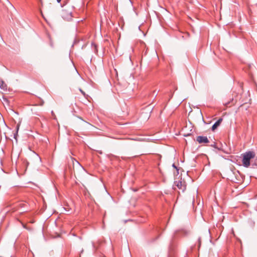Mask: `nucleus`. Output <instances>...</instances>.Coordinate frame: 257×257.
Instances as JSON below:
<instances>
[{
  "mask_svg": "<svg viewBox=\"0 0 257 257\" xmlns=\"http://www.w3.org/2000/svg\"><path fill=\"white\" fill-rule=\"evenodd\" d=\"M255 157V154L253 152L249 151L242 154V164L245 167H248L250 165V159Z\"/></svg>",
  "mask_w": 257,
  "mask_h": 257,
  "instance_id": "f257e3e1",
  "label": "nucleus"
},
{
  "mask_svg": "<svg viewBox=\"0 0 257 257\" xmlns=\"http://www.w3.org/2000/svg\"><path fill=\"white\" fill-rule=\"evenodd\" d=\"M61 16L63 19L65 20H71L72 17L71 7L69 6L64 7L62 10Z\"/></svg>",
  "mask_w": 257,
  "mask_h": 257,
  "instance_id": "f03ea898",
  "label": "nucleus"
},
{
  "mask_svg": "<svg viewBox=\"0 0 257 257\" xmlns=\"http://www.w3.org/2000/svg\"><path fill=\"white\" fill-rule=\"evenodd\" d=\"M174 185H176L178 188L181 190H182V192H184L186 189V184L185 181H183L181 180H179L178 181H175Z\"/></svg>",
  "mask_w": 257,
  "mask_h": 257,
  "instance_id": "7ed1b4c3",
  "label": "nucleus"
},
{
  "mask_svg": "<svg viewBox=\"0 0 257 257\" xmlns=\"http://www.w3.org/2000/svg\"><path fill=\"white\" fill-rule=\"evenodd\" d=\"M196 141L199 144H206L209 142L207 137L201 136L197 137Z\"/></svg>",
  "mask_w": 257,
  "mask_h": 257,
  "instance_id": "20e7f679",
  "label": "nucleus"
},
{
  "mask_svg": "<svg viewBox=\"0 0 257 257\" xmlns=\"http://www.w3.org/2000/svg\"><path fill=\"white\" fill-rule=\"evenodd\" d=\"M222 121V118H219L217 121H216L212 126V131H214L216 130L218 126L220 124Z\"/></svg>",
  "mask_w": 257,
  "mask_h": 257,
  "instance_id": "39448f33",
  "label": "nucleus"
},
{
  "mask_svg": "<svg viewBox=\"0 0 257 257\" xmlns=\"http://www.w3.org/2000/svg\"><path fill=\"white\" fill-rule=\"evenodd\" d=\"M0 88L4 90H7V85L3 80L0 81Z\"/></svg>",
  "mask_w": 257,
  "mask_h": 257,
  "instance_id": "423d86ee",
  "label": "nucleus"
},
{
  "mask_svg": "<svg viewBox=\"0 0 257 257\" xmlns=\"http://www.w3.org/2000/svg\"><path fill=\"white\" fill-rule=\"evenodd\" d=\"M201 237H199L198 239V247H200L201 245Z\"/></svg>",
  "mask_w": 257,
  "mask_h": 257,
  "instance_id": "0eeeda50",
  "label": "nucleus"
},
{
  "mask_svg": "<svg viewBox=\"0 0 257 257\" xmlns=\"http://www.w3.org/2000/svg\"><path fill=\"white\" fill-rule=\"evenodd\" d=\"M4 100L6 102H8V99L6 98H4Z\"/></svg>",
  "mask_w": 257,
  "mask_h": 257,
  "instance_id": "6e6552de",
  "label": "nucleus"
},
{
  "mask_svg": "<svg viewBox=\"0 0 257 257\" xmlns=\"http://www.w3.org/2000/svg\"><path fill=\"white\" fill-rule=\"evenodd\" d=\"M190 134H184V136H185V137H187V136H189Z\"/></svg>",
  "mask_w": 257,
  "mask_h": 257,
  "instance_id": "1a4fd4ad",
  "label": "nucleus"
},
{
  "mask_svg": "<svg viewBox=\"0 0 257 257\" xmlns=\"http://www.w3.org/2000/svg\"><path fill=\"white\" fill-rule=\"evenodd\" d=\"M210 146L211 147H215V144L214 143V144L213 145H211Z\"/></svg>",
  "mask_w": 257,
  "mask_h": 257,
  "instance_id": "9d476101",
  "label": "nucleus"
},
{
  "mask_svg": "<svg viewBox=\"0 0 257 257\" xmlns=\"http://www.w3.org/2000/svg\"><path fill=\"white\" fill-rule=\"evenodd\" d=\"M80 90L81 92V93L84 95V92L81 89H80Z\"/></svg>",
  "mask_w": 257,
  "mask_h": 257,
  "instance_id": "9b49d317",
  "label": "nucleus"
},
{
  "mask_svg": "<svg viewBox=\"0 0 257 257\" xmlns=\"http://www.w3.org/2000/svg\"><path fill=\"white\" fill-rule=\"evenodd\" d=\"M173 167L175 168H177L175 166V165L174 164L173 165Z\"/></svg>",
  "mask_w": 257,
  "mask_h": 257,
  "instance_id": "f8f14e48",
  "label": "nucleus"
},
{
  "mask_svg": "<svg viewBox=\"0 0 257 257\" xmlns=\"http://www.w3.org/2000/svg\"><path fill=\"white\" fill-rule=\"evenodd\" d=\"M58 3H60L61 2V0H57Z\"/></svg>",
  "mask_w": 257,
  "mask_h": 257,
  "instance_id": "ddd939ff",
  "label": "nucleus"
}]
</instances>
